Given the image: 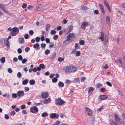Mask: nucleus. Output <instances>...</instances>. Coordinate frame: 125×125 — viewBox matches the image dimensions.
<instances>
[{"instance_id":"f257e3e1","label":"nucleus","mask_w":125,"mask_h":125,"mask_svg":"<svg viewBox=\"0 0 125 125\" xmlns=\"http://www.w3.org/2000/svg\"><path fill=\"white\" fill-rule=\"evenodd\" d=\"M114 115L115 120L118 125H123L124 124V121L120 118L117 114H115Z\"/></svg>"},{"instance_id":"f03ea898","label":"nucleus","mask_w":125,"mask_h":125,"mask_svg":"<svg viewBox=\"0 0 125 125\" xmlns=\"http://www.w3.org/2000/svg\"><path fill=\"white\" fill-rule=\"evenodd\" d=\"M19 29L16 27L13 28L12 29V31L10 32V34L12 36L16 35L19 32Z\"/></svg>"},{"instance_id":"7ed1b4c3","label":"nucleus","mask_w":125,"mask_h":125,"mask_svg":"<svg viewBox=\"0 0 125 125\" xmlns=\"http://www.w3.org/2000/svg\"><path fill=\"white\" fill-rule=\"evenodd\" d=\"M65 102L61 98H58L55 100V104L57 105H62Z\"/></svg>"},{"instance_id":"20e7f679","label":"nucleus","mask_w":125,"mask_h":125,"mask_svg":"<svg viewBox=\"0 0 125 125\" xmlns=\"http://www.w3.org/2000/svg\"><path fill=\"white\" fill-rule=\"evenodd\" d=\"M75 37L74 34L73 33H71L67 36L66 38L72 42L73 39L75 38Z\"/></svg>"},{"instance_id":"39448f33","label":"nucleus","mask_w":125,"mask_h":125,"mask_svg":"<svg viewBox=\"0 0 125 125\" xmlns=\"http://www.w3.org/2000/svg\"><path fill=\"white\" fill-rule=\"evenodd\" d=\"M30 112L33 113L38 112V110L36 106H34L33 107H31L30 108Z\"/></svg>"},{"instance_id":"423d86ee","label":"nucleus","mask_w":125,"mask_h":125,"mask_svg":"<svg viewBox=\"0 0 125 125\" xmlns=\"http://www.w3.org/2000/svg\"><path fill=\"white\" fill-rule=\"evenodd\" d=\"M24 94V93L23 91H19L17 92V95L19 98L23 97Z\"/></svg>"},{"instance_id":"0eeeda50","label":"nucleus","mask_w":125,"mask_h":125,"mask_svg":"<svg viewBox=\"0 0 125 125\" xmlns=\"http://www.w3.org/2000/svg\"><path fill=\"white\" fill-rule=\"evenodd\" d=\"M59 116V115H57L55 113H51L50 114V117L51 118L54 119L56 118H58Z\"/></svg>"},{"instance_id":"6e6552de","label":"nucleus","mask_w":125,"mask_h":125,"mask_svg":"<svg viewBox=\"0 0 125 125\" xmlns=\"http://www.w3.org/2000/svg\"><path fill=\"white\" fill-rule=\"evenodd\" d=\"M85 109L87 114L89 116H92V113L91 110L87 107Z\"/></svg>"},{"instance_id":"1a4fd4ad","label":"nucleus","mask_w":125,"mask_h":125,"mask_svg":"<svg viewBox=\"0 0 125 125\" xmlns=\"http://www.w3.org/2000/svg\"><path fill=\"white\" fill-rule=\"evenodd\" d=\"M108 96L106 95H101L99 96V98L102 100H104L106 99Z\"/></svg>"},{"instance_id":"9d476101","label":"nucleus","mask_w":125,"mask_h":125,"mask_svg":"<svg viewBox=\"0 0 125 125\" xmlns=\"http://www.w3.org/2000/svg\"><path fill=\"white\" fill-rule=\"evenodd\" d=\"M40 45L38 43H36L33 46V47L36 50H38L40 49L39 47Z\"/></svg>"},{"instance_id":"9b49d317","label":"nucleus","mask_w":125,"mask_h":125,"mask_svg":"<svg viewBox=\"0 0 125 125\" xmlns=\"http://www.w3.org/2000/svg\"><path fill=\"white\" fill-rule=\"evenodd\" d=\"M48 96V93L47 92L42 93L41 95V96L43 98H46Z\"/></svg>"},{"instance_id":"f8f14e48","label":"nucleus","mask_w":125,"mask_h":125,"mask_svg":"<svg viewBox=\"0 0 125 125\" xmlns=\"http://www.w3.org/2000/svg\"><path fill=\"white\" fill-rule=\"evenodd\" d=\"M88 25V23L87 22H83L82 24V25L81 27V28L82 29L84 30L85 28V27Z\"/></svg>"},{"instance_id":"ddd939ff","label":"nucleus","mask_w":125,"mask_h":125,"mask_svg":"<svg viewBox=\"0 0 125 125\" xmlns=\"http://www.w3.org/2000/svg\"><path fill=\"white\" fill-rule=\"evenodd\" d=\"M110 124L111 125H118L116 122L113 121V120L110 119H109Z\"/></svg>"},{"instance_id":"4468645a","label":"nucleus","mask_w":125,"mask_h":125,"mask_svg":"<svg viewBox=\"0 0 125 125\" xmlns=\"http://www.w3.org/2000/svg\"><path fill=\"white\" fill-rule=\"evenodd\" d=\"M73 29V26L71 25H70L68 27L67 30V33L70 32L72 31Z\"/></svg>"},{"instance_id":"2eb2a0df","label":"nucleus","mask_w":125,"mask_h":125,"mask_svg":"<svg viewBox=\"0 0 125 125\" xmlns=\"http://www.w3.org/2000/svg\"><path fill=\"white\" fill-rule=\"evenodd\" d=\"M70 72H74L77 70V69L76 67L74 66L70 67Z\"/></svg>"},{"instance_id":"dca6fc26","label":"nucleus","mask_w":125,"mask_h":125,"mask_svg":"<svg viewBox=\"0 0 125 125\" xmlns=\"http://www.w3.org/2000/svg\"><path fill=\"white\" fill-rule=\"evenodd\" d=\"M18 40L19 42L20 43L22 44L24 42V39L23 38H19Z\"/></svg>"},{"instance_id":"f3484780","label":"nucleus","mask_w":125,"mask_h":125,"mask_svg":"<svg viewBox=\"0 0 125 125\" xmlns=\"http://www.w3.org/2000/svg\"><path fill=\"white\" fill-rule=\"evenodd\" d=\"M56 56V53L55 52H53L52 55L51 57V61H52L54 59Z\"/></svg>"},{"instance_id":"a211bd4d","label":"nucleus","mask_w":125,"mask_h":125,"mask_svg":"<svg viewBox=\"0 0 125 125\" xmlns=\"http://www.w3.org/2000/svg\"><path fill=\"white\" fill-rule=\"evenodd\" d=\"M1 9L4 13L7 14H9V12L8 10H6L5 7L4 6L1 8Z\"/></svg>"},{"instance_id":"6ab92c4d","label":"nucleus","mask_w":125,"mask_h":125,"mask_svg":"<svg viewBox=\"0 0 125 125\" xmlns=\"http://www.w3.org/2000/svg\"><path fill=\"white\" fill-rule=\"evenodd\" d=\"M104 33L102 32H101V36L100 37H99V39H101L102 41H103L104 40Z\"/></svg>"},{"instance_id":"aec40b11","label":"nucleus","mask_w":125,"mask_h":125,"mask_svg":"<svg viewBox=\"0 0 125 125\" xmlns=\"http://www.w3.org/2000/svg\"><path fill=\"white\" fill-rule=\"evenodd\" d=\"M106 22L107 24H109L110 22V17L108 16H107L106 17Z\"/></svg>"},{"instance_id":"412c9836","label":"nucleus","mask_w":125,"mask_h":125,"mask_svg":"<svg viewBox=\"0 0 125 125\" xmlns=\"http://www.w3.org/2000/svg\"><path fill=\"white\" fill-rule=\"evenodd\" d=\"M51 99L50 98H49L47 99H45L44 100V103L46 104L47 103H49L50 102Z\"/></svg>"},{"instance_id":"4be33fe9","label":"nucleus","mask_w":125,"mask_h":125,"mask_svg":"<svg viewBox=\"0 0 125 125\" xmlns=\"http://www.w3.org/2000/svg\"><path fill=\"white\" fill-rule=\"evenodd\" d=\"M71 42V41H70L67 38V40H65L63 42V43H64L65 44H68L69 43Z\"/></svg>"},{"instance_id":"5701e85b","label":"nucleus","mask_w":125,"mask_h":125,"mask_svg":"<svg viewBox=\"0 0 125 125\" xmlns=\"http://www.w3.org/2000/svg\"><path fill=\"white\" fill-rule=\"evenodd\" d=\"M58 85L60 87H62L64 86V84L62 82H59L58 83Z\"/></svg>"},{"instance_id":"b1692460","label":"nucleus","mask_w":125,"mask_h":125,"mask_svg":"<svg viewBox=\"0 0 125 125\" xmlns=\"http://www.w3.org/2000/svg\"><path fill=\"white\" fill-rule=\"evenodd\" d=\"M70 66H68L66 67L65 70V72L66 73L70 72Z\"/></svg>"},{"instance_id":"393cba45","label":"nucleus","mask_w":125,"mask_h":125,"mask_svg":"<svg viewBox=\"0 0 125 125\" xmlns=\"http://www.w3.org/2000/svg\"><path fill=\"white\" fill-rule=\"evenodd\" d=\"M87 9V7L83 5L81 6L80 7V9L82 10H85Z\"/></svg>"},{"instance_id":"a878e982","label":"nucleus","mask_w":125,"mask_h":125,"mask_svg":"<svg viewBox=\"0 0 125 125\" xmlns=\"http://www.w3.org/2000/svg\"><path fill=\"white\" fill-rule=\"evenodd\" d=\"M94 88L92 87H91L88 89V92L89 93L91 92H93L94 90Z\"/></svg>"},{"instance_id":"bb28decb","label":"nucleus","mask_w":125,"mask_h":125,"mask_svg":"<svg viewBox=\"0 0 125 125\" xmlns=\"http://www.w3.org/2000/svg\"><path fill=\"white\" fill-rule=\"evenodd\" d=\"M29 83L30 85H33L35 84V81L33 79L29 81Z\"/></svg>"},{"instance_id":"cd10ccee","label":"nucleus","mask_w":125,"mask_h":125,"mask_svg":"<svg viewBox=\"0 0 125 125\" xmlns=\"http://www.w3.org/2000/svg\"><path fill=\"white\" fill-rule=\"evenodd\" d=\"M28 80H25L22 81V83L23 85H26L28 83Z\"/></svg>"},{"instance_id":"c85d7f7f","label":"nucleus","mask_w":125,"mask_h":125,"mask_svg":"<svg viewBox=\"0 0 125 125\" xmlns=\"http://www.w3.org/2000/svg\"><path fill=\"white\" fill-rule=\"evenodd\" d=\"M48 115V114L46 112L43 113L41 115L42 116V117L47 116Z\"/></svg>"},{"instance_id":"c756f323","label":"nucleus","mask_w":125,"mask_h":125,"mask_svg":"<svg viewBox=\"0 0 125 125\" xmlns=\"http://www.w3.org/2000/svg\"><path fill=\"white\" fill-rule=\"evenodd\" d=\"M0 60L2 63H4L5 62V58L4 57H2L0 59Z\"/></svg>"},{"instance_id":"7c9ffc66","label":"nucleus","mask_w":125,"mask_h":125,"mask_svg":"<svg viewBox=\"0 0 125 125\" xmlns=\"http://www.w3.org/2000/svg\"><path fill=\"white\" fill-rule=\"evenodd\" d=\"M39 67L43 69L45 68V67L44 64L43 63L40 64L39 65Z\"/></svg>"},{"instance_id":"2f4dec72","label":"nucleus","mask_w":125,"mask_h":125,"mask_svg":"<svg viewBox=\"0 0 125 125\" xmlns=\"http://www.w3.org/2000/svg\"><path fill=\"white\" fill-rule=\"evenodd\" d=\"M58 79L54 77L52 79V82L53 83H55L57 81Z\"/></svg>"},{"instance_id":"473e14b6","label":"nucleus","mask_w":125,"mask_h":125,"mask_svg":"<svg viewBox=\"0 0 125 125\" xmlns=\"http://www.w3.org/2000/svg\"><path fill=\"white\" fill-rule=\"evenodd\" d=\"M50 25L49 24H47L46 26V30L47 31L50 28Z\"/></svg>"},{"instance_id":"72a5a7b5","label":"nucleus","mask_w":125,"mask_h":125,"mask_svg":"<svg viewBox=\"0 0 125 125\" xmlns=\"http://www.w3.org/2000/svg\"><path fill=\"white\" fill-rule=\"evenodd\" d=\"M50 52V51L48 49L46 50L45 52V54L46 55H47L49 54Z\"/></svg>"},{"instance_id":"f704fd0d","label":"nucleus","mask_w":125,"mask_h":125,"mask_svg":"<svg viewBox=\"0 0 125 125\" xmlns=\"http://www.w3.org/2000/svg\"><path fill=\"white\" fill-rule=\"evenodd\" d=\"M102 86V84H101L100 83H98L97 84L96 87L97 88H98L100 87L101 86Z\"/></svg>"},{"instance_id":"c9c22d12","label":"nucleus","mask_w":125,"mask_h":125,"mask_svg":"<svg viewBox=\"0 0 125 125\" xmlns=\"http://www.w3.org/2000/svg\"><path fill=\"white\" fill-rule=\"evenodd\" d=\"M12 97L13 98H16L17 97V94H16L13 93L12 95Z\"/></svg>"},{"instance_id":"e433bc0d","label":"nucleus","mask_w":125,"mask_h":125,"mask_svg":"<svg viewBox=\"0 0 125 125\" xmlns=\"http://www.w3.org/2000/svg\"><path fill=\"white\" fill-rule=\"evenodd\" d=\"M104 0V1L103 2L106 6L109 5L108 3L105 0Z\"/></svg>"},{"instance_id":"4c0bfd02","label":"nucleus","mask_w":125,"mask_h":125,"mask_svg":"<svg viewBox=\"0 0 125 125\" xmlns=\"http://www.w3.org/2000/svg\"><path fill=\"white\" fill-rule=\"evenodd\" d=\"M35 39L36 42H38L40 40V37H36Z\"/></svg>"},{"instance_id":"58836bf2","label":"nucleus","mask_w":125,"mask_h":125,"mask_svg":"<svg viewBox=\"0 0 125 125\" xmlns=\"http://www.w3.org/2000/svg\"><path fill=\"white\" fill-rule=\"evenodd\" d=\"M80 52L79 51H78L76 52V55L77 56H78L80 55Z\"/></svg>"},{"instance_id":"ea45409f","label":"nucleus","mask_w":125,"mask_h":125,"mask_svg":"<svg viewBox=\"0 0 125 125\" xmlns=\"http://www.w3.org/2000/svg\"><path fill=\"white\" fill-rule=\"evenodd\" d=\"M56 33V32L55 30H52L51 31V34L52 35L55 34Z\"/></svg>"},{"instance_id":"a19ab883","label":"nucleus","mask_w":125,"mask_h":125,"mask_svg":"<svg viewBox=\"0 0 125 125\" xmlns=\"http://www.w3.org/2000/svg\"><path fill=\"white\" fill-rule=\"evenodd\" d=\"M58 37V35H54L53 37V39L55 40H56Z\"/></svg>"},{"instance_id":"79ce46f5","label":"nucleus","mask_w":125,"mask_h":125,"mask_svg":"<svg viewBox=\"0 0 125 125\" xmlns=\"http://www.w3.org/2000/svg\"><path fill=\"white\" fill-rule=\"evenodd\" d=\"M30 50V48L29 47H26L25 49V51L26 52H28Z\"/></svg>"},{"instance_id":"37998d69","label":"nucleus","mask_w":125,"mask_h":125,"mask_svg":"<svg viewBox=\"0 0 125 125\" xmlns=\"http://www.w3.org/2000/svg\"><path fill=\"white\" fill-rule=\"evenodd\" d=\"M17 76L19 78H20L21 77V73L20 72H19L17 74Z\"/></svg>"},{"instance_id":"c03bdc74","label":"nucleus","mask_w":125,"mask_h":125,"mask_svg":"<svg viewBox=\"0 0 125 125\" xmlns=\"http://www.w3.org/2000/svg\"><path fill=\"white\" fill-rule=\"evenodd\" d=\"M78 43H76L75 45V48L78 49L79 48V47L78 46Z\"/></svg>"},{"instance_id":"a18cd8bd","label":"nucleus","mask_w":125,"mask_h":125,"mask_svg":"<svg viewBox=\"0 0 125 125\" xmlns=\"http://www.w3.org/2000/svg\"><path fill=\"white\" fill-rule=\"evenodd\" d=\"M79 43L81 45H83L84 44V41L83 40H81L79 42Z\"/></svg>"},{"instance_id":"49530a36","label":"nucleus","mask_w":125,"mask_h":125,"mask_svg":"<svg viewBox=\"0 0 125 125\" xmlns=\"http://www.w3.org/2000/svg\"><path fill=\"white\" fill-rule=\"evenodd\" d=\"M60 123V122L59 121H57L55 122L54 124L52 125H58Z\"/></svg>"},{"instance_id":"de8ad7c7","label":"nucleus","mask_w":125,"mask_h":125,"mask_svg":"<svg viewBox=\"0 0 125 125\" xmlns=\"http://www.w3.org/2000/svg\"><path fill=\"white\" fill-rule=\"evenodd\" d=\"M27 61V60L26 59H24L22 60V63H25Z\"/></svg>"},{"instance_id":"09e8293b","label":"nucleus","mask_w":125,"mask_h":125,"mask_svg":"<svg viewBox=\"0 0 125 125\" xmlns=\"http://www.w3.org/2000/svg\"><path fill=\"white\" fill-rule=\"evenodd\" d=\"M46 44L45 43H42L41 45V47L42 48H45L46 46Z\"/></svg>"},{"instance_id":"8fccbe9b","label":"nucleus","mask_w":125,"mask_h":125,"mask_svg":"<svg viewBox=\"0 0 125 125\" xmlns=\"http://www.w3.org/2000/svg\"><path fill=\"white\" fill-rule=\"evenodd\" d=\"M18 59L20 61H21L22 60L23 58L22 56L21 55L18 56Z\"/></svg>"},{"instance_id":"3c124183","label":"nucleus","mask_w":125,"mask_h":125,"mask_svg":"<svg viewBox=\"0 0 125 125\" xmlns=\"http://www.w3.org/2000/svg\"><path fill=\"white\" fill-rule=\"evenodd\" d=\"M64 60V59L63 58H62L61 57H60L58 58V60L59 61H63Z\"/></svg>"},{"instance_id":"603ef678","label":"nucleus","mask_w":125,"mask_h":125,"mask_svg":"<svg viewBox=\"0 0 125 125\" xmlns=\"http://www.w3.org/2000/svg\"><path fill=\"white\" fill-rule=\"evenodd\" d=\"M15 114V112L14 111H13L10 112L11 116H13Z\"/></svg>"},{"instance_id":"864d4df0","label":"nucleus","mask_w":125,"mask_h":125,"mask_svg":"<svg viewBox=\"0 0 125 125\" xmlns=\"http://www.w3.org/2000/svg\"><path fill=\"white\" fill-rule=\"evenodd\" d=\"M22 50L21 49L19 48L18 49L17 52L19 53L20 54L22 52Z\"/></svg>"},{"instance_id":"5fc2aeb1","label":"nucleus","mask_w":125,"mask_h":125,"mask_svg":"<svg viewBox=\"0 0 125 125\" xmlns=\"http://www.w3.org/2000/svg\"><path fill=\"white\" fill-rule=\"evenodd\" d=\"M106 84L110 86H112L111 83L109 82H107L106 83Z\"/></svg>"},{"instance_id":"6e6d98bb","label":"nucleus","mask_w":125,"mask_h":125,"mask_svg":"<svg viewBox=\"0 0 125 125\" xmlns=\"http://www.w3.org/2000/svg\"><path fill=\"white\" fill-rule=\"evenodd\" d=\"M54 46V43L52 42H51L49 44V47H52Z\"/></svg>"},{"instance_id":"4d7b16f0","label":"nucleus","mask_w":125,"mask_h":125,"mask_svg":"<svg viewBox=\"0 0 125 125\" xmlns=\"http://www.w3.org/2000/svg\"><path fill=\"white\" fill-rule=\"evenodd\" d=\"M42 104L40 103H34V105L37 106H39L40 105H42Z\"/></svg>"},{"instance_id":"13d9d810","label":"nucleus","mask_w":125,"mask_h":125,"mask_svg":"<svg viewBox=\"0 0 125 125\" xmlns=\"http://www.w3.org/2000/svg\"><path fill=\"white\" fill-rule=\"evenodd\" d=\"M8 72L10 73H12V70L10 68H9L8 69Z\"/></svg>"},{"instance_id":"bf43d9fd","label":"nucleus","mask_w":125,"mask_h":125,"mask_svg":"<svg viewBox=\"0 0 125 125\" xmlns=\"http://www.w3.org/2000/svg\"><path fill=\"white\" fill-rule=\"evenodd\" d=\"M9 44V42L8 41V40H7L6 41V46L8 47H10Z\"/></svg>"},{"instance_id":"052dcab7","label":"nucleus","mask_w":125,"mask_h":125,"mask_svg":"<svg viewBox=\"0 0 125 125\" xmlns=\"http://www.w3.org/2000/svg\"><path fill=\"white\" fill-rule=\"evenodd\" d=\"M105 91V89L104 88H102L100 90V91L101 92H104Z\"/></svg>"},{"instance_id":"680f3d73","label":"nucleus","mask_w":125,"mask_h":125,"mask_svg":"<svg viewBox=\"0 0 125 125\" xmlns=\"http://www.w3.org/2000/svg\"><path fill=\"white\" fill-rule=\"evenodd\" d=\"M4 117L6 119H8L9 118V117L8 115L5 114Z\"/></svg>"},{"instance_id":"e2e57ef3","label":"nucleus","mask_w":125,"mask_h":125,"mask_svg":"<svg viewBox=\"0 0 125 125\" xmlns=\"http://www.w3.org/2000/svg\"><path fill=\"white\" fill-rule=\"evenodd\" d=\"M24 37L25 39H27L29 38V35L28 34H25L24 36Z\"/></svg>"},{"instance_id":"0e129e2a","label":"nucleus","mask_w":125,"mask_h":125,"mask_svg":"<svg viewBox=\"0 0 125 125\" xmlns=\"http://www.w3.org/2000/svg\"><path fill=\"white\" fill-rule=\"evenodd\" d=\"M46 42L47 43H49L50 42V39L48 38H47L45 39Z\"/></svg>"},{"instance_id":"69168bd1","label":"nucleus","mask_w":125,"mask_h":125,"mask_svg":"<svg viewBox=\"0 0 125 125\" xmlns=\"http://www.w3.org/2000/svg\"><path fill=\"white\" fill-rule=\"evenodd\" d=\"M29 33L30 35H32L33 34L34 32L32 30H31L29 31Z\"/></svg>"},{"instance_id":"338daca9","label":"nucleus","mask_w":125,"mask_h":125,"mask_svg":"<svg viewBox=\"0 0 125 125\" xmlns=\"http://www.w3.org/2000/svg\"><path fill=\"white\" fill-rule=\"evenodd\" d=\"M27 4L26 3H24L22 5V7L23 8H25L27 6Z\"/></svg>"},{"instance_id":"774afa93","label":"nucleus","mask_w":125,"mask_h":125,"mask_svg":"<svg viewBox=\"0 0 125 125\" xmlns=\"http://www.w3.org/2000/svg\"><path fill=\"white\" fill-rule=\"evenodd\" d=\"M22 113L23 114L25 115L27 114V113L26 110H24L22 111Z\"/></svg>"}]
</instances>
